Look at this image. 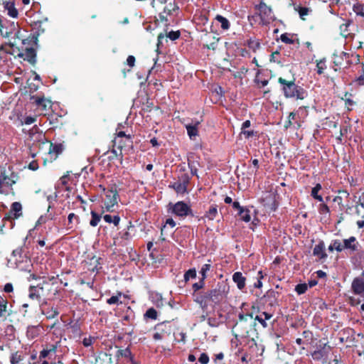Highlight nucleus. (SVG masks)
Here are the masks:
<instances>
[{
    "instance_id": "nucleus-13",
    "label": "nucleus",
    "mask_w": 364,
    "mask_h": 364,
    "mask_svg": "<svg viewBox=\"0 0 364 364\" xmlns=\"http://www.w3.org/2000/svg\"><path fill=\"white\" fill-rule=\"evenodd\" d=\"M259 15L263 24L269 23L274 20V14L270 7L264 3L258 6Z\"/></svg>"
},
{
    "instance_id": "nucleus-58",
    "label": "nucleus",
    "mask_w": 364,
    "mask_h": 364,
    "mask_svg": "<svg viewBox=\"0 0 364 364\" xmlns=\"http://www.w3.org/2000/svg\"><path fill=\"white\" fill-rule=\"evenodd\" d=\"M198 361L201 364H208L209 362V356L207 353H203L200 354V357L198 358Z\"/></svg>"
},
{
    "instance_id": "nucleus-21",
    "label": "nucleus",
    "mask_w": 364,
    "mask_h": 364,
    "mask_svg": "<svg viewBox=\"0 0 364 364\" xmlns=\"http://www.w3.org/2000/svg\"><path fill=\"white\" fill-rule=\"evenodd\" d=\"M199 124L200 122L198 121L193 122L191 124H186L187 134L191 139H193L196 136L198 135Z\"/></svg>"
},
{
    "instance_id": "nucleus-5",
    "label": "nucleus",
    "mask_w": 364,
    "mask_h": 364,
    "mask_svg": "<svg viewBox=\"0 0 364 364\" xmlns=\"http://www.w3.org/2000/svg\"><path fill=\"white\" fill-rule=\"evenodd\" d=\"M229 287L224 282H218L215 288L208 291V296L210 302L215 305L220 304L226 297Z\"/></svg>"
},
{
    "instance_id": "nucleus-27",
    "label": "nucleus",
    "mask_w": 364,
    "mask_h": 364,
    "mask_svg": "<svg viewBox=\"0 0 364 364\" xmlns=\"http://www.w3.org/2000/svg\"><path fill=\"white\" fill-rule=\"evenodd\" d=\"M251 125L250 120L245 121L241 127V134H243L245 138L248 139L255 135V132L252 130H246V128H249Z\"/></svg>"
},
{
    "instance_id": "nucleus-2",
    "label": "nucleus",
    "mask_w": 364,
    "mask_h": 364,
    "mask_svg": "<svg viewBox=\"0 0 364 364\" xmlns=\"http://www.w3.org/2000/svg\"><path fill=\"white\" fill-rule=\"evenodd\" d=\"M251 313H240L238 320L234 325L232 331L235 337L247 338L250 336L249 333L253 327L256 326V322L253 321V314L255 312L259 313V308L255 306H252Z\"/></svg>"
},
{
    "instance_id": "nucleus-53",
    "label": "nucleus",
    "mask_w": 364,
    "mask_h": 364,
    "mask_svg": "<svg viewBox=\"0 0 364 364\" xmlns=\"http://www.w3.org/2000/svg\"><path fill=\"white\" fill-rule=\"evenodd\" d=\"M210 269V264H205L203 265L200 274L202 276V279H205L206 278V273L208 272Z\"/></svg>"
},
{
    "instance_id": "nucleus-16",
    "label": "nucleus",
    "mask_w": 364,
    "mask_h": 364,
    "mask_svg": "<svg viewBox=\"0 0 364 364\" xmlns=\"http://www.w3.org/2000/svg\"><path fill=\"white\" fill-rule=\"evenodd\" d=\"M303 121L299 119L296 116V114L294 112H292L289 114L288 117V120L284 125L286 129L293 127L294 129H298L302 125Z\"/></svg>"
},
{
    "instance_id": "nucleus-35",
    "label": "nucleus",
    "mask_w": 364,
    "mask_h": 364,
    "mask_svg": "<svg viewBox=\"0 0 364 364\" xmlns=\"http://www.w3.org/2000/svg\"><path fill=\"white\" fill-rule=\"evenodd\" d=\"M218 215V209L216 205H211L206 212L205 217L210 220H213Z\"/></svg>"
},
{
    "instance_id": "nucleus-38",
    "label": "nucleus",
    "mask_w": 364,
    "mask_h": 364,
    "mask_svg": "<svg viewBox=\"0 0 364 364\" xmlns=\"http://www.w3.org/2000/svg\"><path fill=\"white\" fill-rule=\"evenodd\" d=\"M240 219L246 223H248L251 220L250 211L247 208H243L240 212L238 213Z\"/></svg>"
},
{
    "instance_id": "nucleus-42",
    "label": "nucleus",
    "mask_w": 364,
    "mask_h": 364,
    "mask_svg": "<svg viewBox=\"0 0 364 364\" xmlns=\"http://www.w3.org/2000/svg\"><path fill=\"white\" fill-rule=\"evenodd\" d=\"M122 295V293L121 291H118L116 295L112 296L110 298L107 299V304L109 305L122 304V301L119 302V299Z\"/></svg>"
},
{
    "instance_id": "nucleus-31",
    "label": "nucleus",
    "mask_w": 364,
    "mask_h": 364,
    "mask_svg": "<svg viewBox=\"0 0 364 364\" xmlns=\"http://www.w3.org/2000/svg\"><path fill=\"white\" fill-rule=\"evenodd\" d=\"M166 326L164 323H159L156 326V329L157 330L153 335V338L155 341L161 340L164 338L165 330L164 327Z\"/></svg>"
},
{
    "instance_id": "nucleus-34",
    "label": "nucleus",
    "mask_w": 364,
    "mask_h": 364,
    "mask_svg": "<svg viewBox=\"0 0 364 364\" xmlns=\"http://www.w3.org/2000/svg\"><path fill=\"white\" fill-rule=\"evenodd\" d=\"M188 168H193V166L198 168L200 166L199 157L191 154L188 157Z\"/></svg>"
},
{
    "instance_id": "nucleus-26",
    "label": "nucleus",
    "mask_w": 364,
    "mask_h": 364,
    "mask_svg": "<svg viewBox=\"0 0 364 364\" xmlns=\"http://www.w3.org/2000/svg\"><path fill=\"white\" fill-rule=\"evenodd\" d=\"M343 250L345 249L355 250L356 248V239L355 237H350L348 239L342 240Z\"/></svg>"
},
{
    "instance_id": "nucleus-18",
    "label": "nucleus",
    "mask_w": 364,
    "mask_h": 364,
    "mask_svg": "<svg viewBox=\"0 0 364 364\" xmlns=\"http://www.w3.org/2000/svg\"><path fill=\"white\" fill-rule=\"evenodd\" d=\"M9 171H10V174L8 175L6 178H2V180L0 179V188H1L3 186H11L16 183L17 180V175L11 171L10 166H9Z\"/></svg>"
},
{
    "instance_id": "nucleus-49",
    "label": "nucleus",
    "mask_w": 364,
    "mask_h": 364,
    "mask_svg": "<svg viewBox=\"0 0 364 364\" xmlns=\"http://www.w3.org/2000/svg\"><path fill=\"white\" fill-rule=\"evenodd\" d=\"M43 313L46 315V318L48 319L53 318L59 314V312L58 311V310L53 307H52L50 311H46V312L43 311Z\"/></svg>"
},
{
    "instance_id": "nucleus-22",
    "label": "nucleus",
    "mask_w": 364,
    "mask_h": 364,
    "mask_svg": "<svg viewBox=\"0 0 364 364\" xmlns=\"http://www.w3.org/2000/svg\"><path fill=\"white\" fill-rule=\"evenodd\" d=\"M127 255H124V257H129L131 261H134L139 266H141V262L143 261L145 252H127Z\"/></svg>"
},
{
    "instance_id": "nucleus-29",
    "label": "nucleus",
    "mask_w": 364,
    "mask_h": 364,
    "mask_svg": "<svg viewBox=\"0 0 364 364\" xmlns=\"http://www.w3.org/2000/svg\"><path fill=\"white\" fill-rule=\"evenodd\" d=\"M5 10L7 11V14L12 17L16 18L18 16V11L15 8L14 4L11 2H6L4 4Z\"/></svg>"
},
{
    "instance_id": "nucleus-3",
    "label": "nucleus",
    "mask_w": 364,
    "mask_h": 364,
    "mask_svg": "<svg viewBox=\"0 0 364 364\" xmlns=\"http://www.w3.org/2000/svg\"><path fill=\"white\" fill-rule=\"evenodd\" d=\"M278 81L282 85V90L286 97L303 100L307 96L306 90L296 85L294 82L287 81L282 77H279Z\"/></svg>"
},
{
    "instance_id": "nucleus-45",
    "label": "nucleus",
    "mask_w": 364,
    "mask_h": 364,
    "mask_svg": "<svg viewBox=\"0 0 364 364\" xmlns=\"http://www.w3.org/2000/svg\"><path fill=\"white\" fill-rule=\"evenodd\" d=\"M8 301L6 299L0 295V316H5L7 309Z\"/></svg>"
},
{
    "instance_id": "nucleus-39",
    "label": "nucleus",
    "mask_w": 364,
    "mask_h": 364,
    "mask_svg": "<svg viewBox=\"0 0 364 364\" xmlns=\"http://www.w3.org/2000/svg\"><path fill=\"white\" fill-rule=\"evenodd\" d=\"M18 126H23V124L30 125L36 121V117L27 116L23 119L18 117Z\"/></svg>"
},
{
    "instance_id": "nucleus-8",
    "label": "nucleus",
    "mask_w": 364,
    "mask_h": 364,
    "mask_svg": "<svg viewBox=\"0 0 364 364\" xmlns=\"http://www.w3.org/2000/svg\"><path fill=\"white\" fill-rule=\"evenodd\" d=\"M119 195L116 190H109L105 194V200L104 203V211L112 212L114 207L117 205Z\"/></svg>"
},
{
    "instance_id": "nucleus-46",
    "label": "nucleus",
    "mask_w": 364,
    "mask_h": 364,
    "mask_svg": "<svg viewBox=\"0 0 364 364\" xmlns=\"http://www.w3.org/2000/svg\"><path fill=\"white\" fill-rule=\"evenodd\" d=\"M91 220L90 221V225L92 227H95L98 225L99 222L101 219V215L95 213V211H91Z\"/></svg>"
},
{
    "instance_id": "nucleus-55",
    "label": "nucleus",
    "mask_w": 364,
    "mask_h": 364,
    "mask_svg": "<svg viewBox=\"0 0 364 364\" xmlns=\"http://www.w3.org/2000/svg\"><path fill=\"white\" fill-rule=\"evenodd\" d=\"M280 39L283 43L292 44L294 41L289 37V34L285 33L281 35Z\"/></svg>"
},
{
    "instance_id": "nucleus-61",
    "label": "nucleus",
    "mask_w": 364,
    "mask_h": 364,
    "mask_svg": "<svg viewBox=\"0 0 364 364\" xmlns=\"http://www.w3.org/2000/svg\"><path fill=\"white\" fill-rule=\"evenodd\" d=\"M249 48L255 50L259 47V43L254 39H250L247 42Z\"/></svg>"
},
{
    "instance_id": "nucleus-12",
    "label": "nucleus",
    "mask_w": 364,
    "mask_h": 364,
    "mask_svg": "<svg viewBox=\"0 0 364 364\" xmlns=\"http://www.w3.org/2000/svg\"><path fill=\"white\" fill-rule=\"evenodd\" d=\"M331 347L328 343H323L322 341H319V344L316 347V350L311 353V357L314 360H320L323 358L326 357Z\"/></svg>"
},
{
    "instance_id": "nucleus-37",
    "label": "nucleus",
    "mask_w": 364,
    "mask_h": 364,
    "mask_svg": "<svg viewBox=\"0 0 364 364\" xmlns=\"http://www.w3.org/2000/svg\"><path fill=\"white\" fill-rule=\"evenodd\" d=\"M215 20L220 23V26L223 30H228L230 28V22L229 21L220 15H217L215 16Z\"/></svg>"
},
{
    "instance_id": "nucleus-62",
    "label": "nucleus",
    "mask_w": 364,
    "mask_h": 364,
    "mask_svg": "<svg viewBox=\"0 0 364 364\" xmlns=\"http://www.w3.org/2000/svg\"><path fill=\"white\" fill-rule=\"evenodd\" d=\"M167 36L172 41L176 40L179 38L180 33L178 31H170Z\"/></svg>"
},
{
    "instance_id": "nucleus-64",
    "label": "nucleus",
    "mask_w": 364,
    "mask_h": 364,
    "mask_svg": "<svg viewBox=\"0 0 364 364\" xmlns=\"http://www.w3.org/2000/svg\"><path fill=\"white\" fill-rule=\"evenodd\" d=\"M309 9L306 7H299V14L301 18H304V16L308 15L309 14Z\"/></svg>"
},
{
    "instance_id": "nucleus-19",
    "label": "nucleus",
    "mask_w": 364,
    "mask_h": 364,
    "mask_svg": "<svg viewBox=\"0 0 364 364\" xmlns=\"http://www.w3.org/2000/svg\"><path fill=\"white\" fill-rule=\"evenodd\" d=\"M32 99L34 100V102L37 106L41 107L43 110L47 111L51 108L52 102L49 99H46L45 97H32Z\"/></svg>"
},
{
    "instance_id": "nucleus-9",
    "label": "nucleus",
    "mask_w": 364,
    "mask_h": 364,
    "mask_svg": "<svg viewBox=\"0 0 364 364\" xmlns=\"http://www.w3.org/2000/svg\"><path fill=\"white\" fill-rule=\"evenodd\" d=\"M164 258V255H162L160 252H145L141 264V266L145 264L148 266H156L157 264L161 263Z\"/></svg>"
},
{
    "instance_id": "nucleus-43",
    "label": "nucleus",
    "mask_w": 364,
    "mask_h": 364,
    "mask_svg": "<svg viewBox=\"0 0 364 364\" xmlns=\"http://www.w3.org/2000/svg\"><path fill=\"white\" fill-rule=\"evenodd\" d=\"M313 256L316 257L315 261L320 263H323L326 258H327V254L326 252H313Z\"/></svg>"
},
{
    "instance_id": "nucleus-24",
    "label": "nucleus",
    "mask_w": 364,
    "mask_h": 364,
    "mask_svg": "<svg viewBox=\"0 0 364 364\" xmlns=\"http://www.w3.org/2000/svg\"><path fill=\"white\" fill-rule=\"evenodd\" d=\"M41 327L40 326H29L27 328L26 336L29 339H34L37 338L41 331Z\"/></svg>"
},
{
    "instance_id": "nucleus-14",
    "label": "nucleus",
    "mask_w": 364,
    "mask_h": 364,
    "mask_svg": "<svg viewBox=\"0 0 364 364\" xmlns=\"http://www.w3.org/2000/svg\"><path fill=\"white\" fill-rule=\"evenodd\" d=\"M353 292L356 295L364 294V271L360 277H355L351 284Z\"/></svg>"
},
{
    "instance_id": "nucleus-4",
    "label": "nucleus",
    "mask_w": 364,
    "mask_h": 364,
    "mask_svg": "<svg viewBox=\"0 0 364 364\" xmlns=\"http://www.w3.org/2000/svg\"><path fill=\"white\" fill-rule=\"evenodd\" d=\"M29 252H11L6 256L7 265L9 267L26 268L30 263Z\"/></svg>"
},
{
    "instance_id": "nucleus-30",
    "label": "nucleus",
    "mask_w": 364,
    "mask_h": 364,
    "mask_svg": "<svg viewBox=\"0 0 364 364\" xmlns=\"http://www.w3.org/2000/svg\"><path fill=\"white\" fill-rule=\"evenodd\" d=\"M209 296H208V291L204 292L203 294L198 295L195 299V301L203 307H206L210 300H209Z\"/></svg>"
},
{
    "instance_id": "nucleus-51",
    "label": "nucleus",
    "mask_w": 364,
    "mask_h": 364,
    "mask_svg": "<svg viewBox=\"0 0 364 364\" xmlns=\"http://www.w3.org/2000/svg\"><path fill=\"white\" fill-rule=\"evenodd\" d=\"M144 316L149 318L156 319L157 311L154 308H150L146 311Z\"/></svg>"
},
{
    "instance_id": "nucleus-17",
    "label": "nucleus",
    "mask_w": 364,
    "mask_h": 364,
    "mask_svg": "<svg viewBox=\"0 0 364 364\" xmlns=\"http://www.w3.org/2000/svg\"><path fill=\"white\" fill-rule=\"evenodd\" d=\"M57 348H58V344L55 343V344H51V343H49V344H46L43 350L40 352V354H39V358L40 359H42V358H50V355H53V354H55L57 351Z\"/></svg>"
},
{
    "instance_id": "nucleus-36",
    "label": "nucleus",
    "mask_w": 364,
    "mask_h": 364,
    "mask_svg": "<svg viewBox=\"0 0 364 364\" xmlns=\"http://www.w3.org/2000/svg\"><path fill=\"white\" fill-rule=\"evenodd\" d=\"M23 360V356L21 353L16 351L11 355L10 362L11 364H21Z\"/></svg>"
},
{
    "instance_id": "nucleus-50",
    "label": "nucleus",
    "mask_w": 364,
    "mask_h": 364,
    "mask_svg": "<svg viewBox=\"0 0 364 364\" xmlns=\"http://www.w3.org/2000/svg\"><path fill=\"white\" fill-rule=\"evenodd\" d=\"M184 280L187 282L190 278L194 279L196 277V271L195 269H190L184 274Z\"/></svg>"
},
{
    "instance_id": "nucleus-28",
    "label": "nucleus",
    "mask_w": 364,
    "mask_h": 364,
    "mask_svg": "<svg viewBox=\"0 0 364 364\" xmlns=\"http://www.w3.org/2000/svg\"><path fill=\"white\" fill-rule=\"evenodd\" d=\"M115 357L119 359L120 357L129 358L131 361H133V356L129 347L125 349H119L115 354Z\"/></svg>"
},
{
    "instance_id": "nucleus-48",
    "label": "nucleus",
    "mask_w": 364,
    "mask_h": 364,
    "mask_svg": "<svg viewBox=\"0 0 364 364\" xmlns=\"http://www.w3.org/2000/svg\"><path fill=\"white\" fill-rule=\"evenodd\" d=\"M326 68V60L322 59L318 60L316 63V70L318 74L321 75L323 73V70Z\"/></svg>"
},
{
    "instance_id": "nucleus-56",
    "label": "nucleus",
    "mask_w": 364,
    "mask_h": 364,
    "mask_svg": "<svg viewBox=\"0 0 364 364\" xmlns=\"http://www.w3.org/2000/svg\"><path fill=\"white\" fill-rule=\"evenodd\" d=\"M257 321L263 328L267 327V323L265 321V319L262 316V315H257L255 318L253 317V321Z\"/></svg>"
},
{
    "instance_id": "nucleus-60",
    "label": "nucleus",
    "mask_w": 364,
    "mask_h": 364,
    "mask_svg": "<svg viewBox=\"0 0 364 364\" xmlns=\"http://www.w3.org/2000/svg\"><path fill=\"white\" fill-rule=\"evenodd\" d=\"M302 336L307 341H310L313 339V333L309 330L304 331L302 333Z\"/></svg>"
},
{
    "instance_id": "nucleus-25",
    "label": "nucleus",
    "mask_w": 364,
    "mask_h": 364,
    "mask_svg": "<svg viewBox=\"0 0 364 364\" xmlns=\"http://www.w3.org/2000/svg\"><path fill=\"white\" fill-rule=\"evenodd\" d=\"M10 214L14 215V218L17 219L22 215V205L18 202H14L11 205Z\"/></svg>"
},
{
    "instance_id": "nucleus-11",
    "label": "nucleus",
    "mask_w": 364,
    "mask_h": 364,
    "mask_svg": "<svg viewBox=\"0 0 364 364\" xmlns=\"http://www.w3.org/2000/svg\"><path fill=\"white\" fill-rule=\"evenodd\" d=\"M171 211L174 215L180 218H185L187 215H192L191 207L183 201H178L173 204Z\"/></svg>"
},
{
    "instance_id": "nucleus-40",
    "label": "nucleus",
    "mask_w": 364,
    "mask_h": 364,
    "mask_svg": "<svg viewBox=\"0 0 364 364\" xmlns=\"http://www.w3.org/2000/svg\"><path fill=\"white\" fill-rule=\"evenodd\" d=\"M297 117L304 122V119L308 115V107H300L296 112Z\"/></svg>"
},
{
    "instance_id": "nucleus-32",
    "label": "nucleus",
    "mask_w": 364,
    "mask_h": 364,
    "mask_svg": "<svg viewBox=\"0 0 364 364\" xmlns=\"http://www.w3.org/2000/svg\"><path fill=\"white\" fill-rule=\"evenodd\" d=\"M103 219L107 223H113L114 226H117L120 222V217L118 215H111L106 214L103 216Z\"/></svg>"
},
{
    "instance_id": "nucleus-10",
    "label": "nucleus",
    "mask_w": 364,
    "mask_h": 364,
    "mask_svg": "<svg viewBox=\"0 0 364 364\" xmlns=\"http://www.w3.org/2000/svg\"><path fill=\"white\" fill-rule=\"evenodd\" d=\"M28 43L25 46H21V55H19L20 58H22L23 60H26L31 64H34L36 61V50L30 46L31 41L27 39Z\"/></svg>"
},
{
    "instance_id": "nucleus-6",
    "label": "nucleus",
    "mask_w": 364,
    "mask_h": 364,
    "mask_svg": "<svg viewBox=\"0 0 364 364\" xmlns=\"http://www.w3.org/2000/svg\"><path fill=\"white\" fill-rule=\"evenodd\" d=\"M26 43H28L27 39L23 38L22 36L13 38V40H9V43H5V46L9 47V50H6V52L9 55L19 58L22 49L21 46H25Z\"/></svg>"
},
{
    "instance_id": "nucleus-41",
    "label": "nucleus",
    "mask_w": 364,
    "mask_h": 364,
    "mask_svg": "<svg viewBox=\"0 0 364 364\" xmlns=\"http://www.w3.org/2000/svg\"><path fill=\"white\" fill-rule=\"evenodd\" d=\"M321 189V186L320 183H317L311 190V196L318 200L320 202L323 201V198L321 196L318 195V191Z\"/></svg>"
},
{
    "instance_id": "nucleus-33",
    "label": "nucleus",
    "mask_w": 364,
    "mask_h": 364,
    "mask_svg": "<svg viewBox=\"0 0 364 364\" xmlns=\"http://www.w3.org/2000/svg\"><path fill=\"white\" fill-rule=\"evenodd\" d=\"M64 146L62 144H51L49 148V154H54L55 156L63 152Z\"/></svg>"
},
{
    "instance_id": "nucleus-57",
    "label": "nucleus",
    "mask_w": 364,
    "mask_h": 364,
    "mask_svg": "<svg viewBox=\"0 0 364 364\" xmlns=\"http://www.w3.org/2000/svg\"><path fill=\"white\" fill-rule=\"evenodd\" d=\"M353 11L357 15L364 17V11L361 5H355L353 6Z\"/></svg>"
},
{
    "instance_id": "nucleus-23",
    "label": "nucleus",
    "mask_w": 364,
    "mask_h": 364,
    "mask_svg": "<svg viewBox=\"0 0 364 364\" xmlns=\"http://www.w3.org/2000/svg\"><path fill=\"white\" fill-rule=\"evenodd\" d=\"M232 280L237 284L239 289L242 290L245 288L246 278L240 272H236L233 274Z\"/></svg>"
},
{
    "instance_id": "nucleus-44",
    "label": "nucleus",
    "mask_w": 364,
    "mask_h": 364,
    "mask_svg": "<svg viewBox=\"0 0 364 364\" xmlns=\"http://www.w3.org/2000/svg\"><path fill=\"white\" fill-rule=\"evenodd\" d=\"M328 250H343L342 240H336L329 245Z\"/></svg>"
},
{
    "instance_id": "nucleus-15",
    "label": "nucleus",
    "mask_w": 364,
    "mask_h": 364,
    "mask_svg": "<svg viewBox=\"0 0 364 364\" xmlns=\"http://www.w3.org/2000/svg\"><path fill=\"white\" fill-rule=\"evenodd\" d=\"M189 183V178L185 176L182 182L177 181L169 185V188H173L178 194H183L187 191V186Z\"/></svg>"
},
{
    "instance_id": "nucleus-47",
    "label": "nucleus",
    "mask_w": 364,
    "mask_h": 364,
    "mask_svg": "<svg viewBox=\"0 0 364 364\" xmlns=\"http://www.w3.org/2000/svg\"><path fill=\"white\" fill-rule=\"evenodd\" d=\"M308 289V284L306 283L299 284L295 287V291L299 294H303L306 293Z\"/></svg>"
},
{
    "instance_id": "nucleus-63",
    "label": "nucleus",
    "mask_w": 364,
    "mask_h": 364,
    "mask_svg": "<svg viewBox=\"0 0 364 364\" xmlns=\"http://www.w3.org/2000/svg\"><path fill=\"white\" fill-rule=\"evenodd\" d=\"M319 213L321 214H327L329 213V208L327 205L322 203L319 206Z\"/></svg>"
},
{
    "instance_id": "nucleus-54",
    "label": "nucleus",
    "mask_w": 364,
    "mask_h": 364,
    "mask_svg": "<svg viewBox=\"0 0 364 364\" xmlns=\"http://www.w3.org/2000/svg\"><path fill=\"white\" fill-rule=\"evenodd\" d=\"M95 340V338L94 337L90 336L87 338H84V339L82 340V344L85 347L91 346L94 343Z\"/></svg>"
},
{
    "instance_id": "nucleus-7",
    "label": "nucleus",
    "mask_w": 364,
    "mask_h": 364,
    "mask_svg": "<svg viewBox=\"0 0 364 364\" xmlns=\"http://www.w3.org/2000/svg\"><path fill=\"white\" fill-rule=\"evenodd\" d=\"M101 257H97L92 252L88 253L82 261L84 269L90 272L98 271L101 269Z\"/></svg>"
},
{
    "instance_id": "nucleus-52",
    "label": "nucleus",
    "mask_w": 364,
    "mask_h": 364,
    "mask_svg": "<svg viewBox=\"0 0 364 364\" xmlns=\"http://www.w3.org/2000/svg\"><path fill=\"white\" fill-rule=\"evenodd\" d=\"M8 46H6L5 44L1 46V47L0 48V59L3 60L4 61H6L7 60V55L8 53L6 52V50H8Z\"/></svg>"
},
{
    "instance_id": "nucleus-1",
    "label": "nucleus",
    "mask_w": 364,
    "mask_h": 364,
    "mask_svg": "<svg viewBox=\"0 0 364 364\" xmlns=\"http://www.w3.org/2000/svg\"><path fill=\"white\" fill-rule=\"evenodd\" d=\"M55 281L56 278L52 276L48 277V280H43L42 283L36 286H30L28 289L29 299L42 303L41 304H47L46 300L50 299L51 296H55L58 292L56 289H53Z\"/></svg>"
},
{
    "instance_id": "nucleus-59",
    "label": "nucleus",
    "mask_w": 364,
    "mask_h": 364,
    "mask_svg": "<svg viewBox=\"0 0 364 364\" xmlns=\"http://www.w3.org/2000/svg\"><path fill=\"white\" fill-rule=\"evenodd\" d=\"M204 280L205 279H203L201 278L200 282H196V283L193 284V289L194 291H197L200 290V289H202L203 287V286H204Z\"/></svg>"
},
{
    "instance_id": "nucleus-20",
    "label": "nucleus",
    "mask_w": 364,
    "mask_h": 364,
    "mask_svg": "<svg viewBox=\"0 0 364 364\" xmlns=\"http://www.w3.org/2000/svg\"><path fill=\"white\" fill-rule=\"evenodd\" d=\"M279 296V293L274 289L268 290L264 296V299L266 302H268L270 306H274L277 304L278 297Z\"/></svg>"
}]
</instances>
